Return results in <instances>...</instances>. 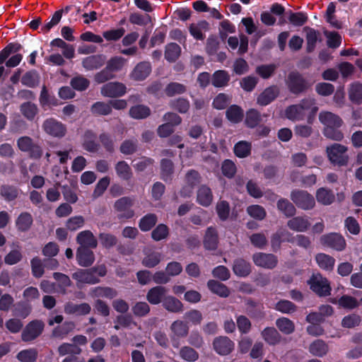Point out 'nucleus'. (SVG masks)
<instances>
[{
  "instance_id": "1",
  "label": "nucleus",
  "mask_w": 362,
  "mask_h": 362,
  "mask_svg": "<svg viewBox=\"0 0 362 362\" xmlns=\"http://www.w3.org/2000/svg\"><path fill=\"white\" fill-rule=\"evenodd\" d=\"M319 120L324 125L322 134L326 138L336 141H341L344 139V134L340 130L344 122L339 115L329 111H322L319 114Z\"/></svg>"
},
{
  "instance_id": "2",
  "label": "nucleus",
  "mask_w": 362,
  "mask_h": 362,
  "mask_svg": "<svg viewBox=\"0 0 362 362\" xmlns=\"http://www.w3.org/2000/svg\"><path fill=\"white\" fill-rule=\"evenodd\" d=\"M107 274V268L105 264H100L89 269H78L72 274V278L79 284L93 285L100 282V277Z\"/></svg>"
},
{
  "instance_id": "3",
  "label": "nucleus",
  "mask_w": 362,
  "mask_h": 362,
  "mask_svg": "<svg viewBox=\"0 0 362 362\" xmlns=\"http://www.w3.org/2000/svg\"><path fill=\"white\" fill-rule=\"evenodd\" d=\"M348 148L341 144L334 143L326 148V153L330 163L334 167H345L348 165L349 156Z\"/></svg>"
},
{
  "instance_id": "4",
  "label": "nucleus",
  "mask_w": 362,
  "mask_h": 362,
  "mask_svg": "<svg viewBox=\"0 0 362 362\" xmlns=\"http://www.w3.org/2000/svg\"><path fill=\"white\" fill-rule=\"evenodd\" d=\"M134 204V199L131 197H122L114 203L113 207L117 213V218L120 221L129 220L135 216L132 209Z\"/></svg>"
},
{
  "instance_id": "5",
  "label": "nucleus",
  "mask_w": 362,
  "mask_h": 362,
  "mask_svg": "<svg viewBox=\"0 0 362 362\" xmlns=\"http://www.w3.org/2000/svg\"><path fill=\"white\" fill-rule=\"evenodd\" d=\"M289 91L294 95L305 92L310 87L307 80L297 71H291L286 80Z\"/></svg>"
},
{
  "instance_id": "6",
  "label": "nucleus",
  "mask_w": 362,
  "mask_h": 362,
  "mask_svg": "<svg viewBox=\"0 0 362 362\" xmlns=\"http://www.w3.org/2000/svg\"><path fill=\"white\" fill-rule=\"evenodd\" d=\"M290 198L298 209L303 210H310L315 206L314 197L305 190L293 189L291 192Z\"/></svg>"
},
{
  "instance_id": "7",
  "label": "nucleus",
  "mask_w": 362,
  "mask_h": 362,
  "mask_svg": "<svg viewBox=\"0 0 362 362\" xmlns=\"http://www.w3.org/2000/svg\"><path fill=\"white\" fill-rule=\"evenodd\" d=\"M310 288L320 297L328 296L331 294V286L328 279L317 273L313 274L308 281Z\"/></svg>"
},
{
  "instance_id": "8",
  "label": "nucleus",
  "mask_w": 362,
  "mask_h": 362,
  "mask_svg": "<svg viewBox=\"0 0 362 362\" xmlns=\"http://www.w3.org/2000/svg\"><path fill=\"white\" fill-rule=\"evenodd\" d=\"M45 323L40 320H34L28 322L21 332V339L30 342L36 339L43 332Z\"/></svg>"
},
{
  "instance_id": "9",
  "label": "nucleus",
  "mask_w": 362,
  "mask_h": 362,
  "mask_svg": "<svg viewBox=\"0 0 362 362\" xmlns=\"http://www.w3.org/2000/svg\"><path fill=\"white\" fill-rule=\"evenodd\" d=\"M42 129L47 134L56 138H62L66 133V125L52 117L43 122Z\"/></svg>"
},
{
  "instance_id": "10",
  "label": "nucleus",
  "mask_w": 362,
  "mask_h": 362,
  "mask_svg": "<svg viewBox=\"0 0 362 362\" xmlns=\"http://www.w3.org/2000/svg\"><path fill=\"white\" fill-rule=\"evenodd\" d=\"M320 240L323 246L332 248L337 251H342L346 247L345 239L337 233H329L322 235Z\"/></svg>"
},
{
  "instance_id": "11",
  "label": "nucleus",
  "mask_w": 362,
  "mask_h": 362,
  "mask_svg": "<svg viewBox=\"0 0 362 362\" xmlns=\"http://www.w3.org/2000/svg\"><path fill=\"white\" fill-rule=\"evenodd\" d=\"M285 7L279 3H274L270 6L269 11H263L260 14L261 22L267 26H273L276 22L274 16H283L285 13Z\"/></svg>"
},
{
  "instance_id": "12",
  "label": "nucleus",
  "mask_w": 362,
  "mask_h": 362,
  "mask_svg": "<svg viewBox=\"0 0 362 362\" xmlns=\"http://www.w3.org/2000/svg\"><path fill=\"white\" fill-rule=\"evenodd\" d=\"M213 348L220 356H228L233 352L235 343L226 336L216 337L213 340Z\"/></svg>"
},
{
  "instance_id": "13",
  "label": "nucleus",
  "mask_w": 362,
  "mask_h": 362,
  "mask_svg": "<svg viewBox=\"0 0 362 362\" xmlns=\"http://www.w3.org/2000/svg\"><path fill=\"white\" fill-rule=\"evenodd\" d=\"M252 260L257 267L272 269L277 265V257L271 253L256 252L252 255Z\"/></svg>"
},
{
  "instance_id": "14",
  "label": "nucleus",
  "mask_w": 362,
  "mask_h": 362,
  "mask_svg": "<svg viewBox=\"0 0 362 362\" xmlns=\"http://www.w3.org/2000/svg\"><path fill=\"white\" fill-rule=\"evenodd\" d=\"M101 94L107 98H119L127 92L126 86L120 82H108L101 88Z\"/></svg>"
},
{
  "instance_id": "15",
  "label": "nucleus",
  "mask_w": 362,
  "mask_h": 362,
  "mask_svg": "<svg viewBox=\"0 0 362 362\" xmlns=\"http://www.w3.org/2000/svg\"><path fill=\"white\" fill-rule=\"evenodd\" d=\"M92 248L78 247L76 250V261L78 264L83 267L91 266L95 262V255L91 250Z\"/></svg>"
},
{
  "instance_id": "16",
  "label": "nucleus",
  "mask_w": 362,
  "mask_h": 362,
  "mask_svg": "<svg viewBox=\"0 0 362 362\" xmlns=\"http://www.w3.org/2000/svg\"><path fill=\"white\" fill-rule=\"evenodd\" d=\"M218 245V234L216 228L213 226L208 227L206 230L203 245L207 250H216Z\"/></svg>"
},
{
  "instance_id": "17",
  "label": "nucleus",
  "mask_w": 362,
  "mask_h": 362,
  "mask_svg": "<svg viewBox=\"0 0 362 362\" xmlns=\"http://www.w3.org/2000/svg\"><path fill=\"white\" fill-rule=\"evenodd\" d=\"M279 95V89L276 86H271L265 88L257 97V103L261 106H266L272 103Z\"/></svg>"
},
{
  "instance_id": "18",
  "label": "nucleus",
  "mask_w": 362,
  "mask_h": 362,
  "mask_svg": "<svg viewBox=\"0 0 362 362\" xmlns=\"http://www.w3.org/2000/svg\"><path fill=\"white\" fill-rule=\"evenodd\" d=\"M151 72V65L148 62H141L137 64L130 74L132 79L141 81L146 79Z\"/></svg>"
},
{
  "instance_id": "19",
  "label": "nucleus",
  "mask_w": 362,
  "mask_h": 362,
  "mask_svg": "<svg viewBox=\"0 0 362 362\" xmlns=\"http://www.w3.org/2000/svg\"><path fill=\"white\" fill-rule=\"evenodd\" d=\"M105 55L103 54H93L83 58L82 65L85 69L91 71L100 69L105 64Z\"/></svg>"
},
{
  "instance_id": "20",
  "label": "nucleus",
  "mask_w": 362,
  "mask_h": 362,
  "mask_svg": "<svg viewBox=\"0 0 362 362\" xmlns=\"http://www.w3.org/2000/svg\"><path fill=\"white\" fill-rule=\"evenodd\" d=\"M90 310L91 307L88 303L76 304L69 301L64 305V312L68 315H86Z\"/></svg>"
},
{
  "instance_id": "21",
  "label": "nucleus",
  "mask_w": 362,
  "mask_h": 362,
  "mask_svg": "<svg viewBox=\"0 0 362 362\" xmlns=\"http://www.w3.org/2000/svg\"><path fill=\"white\" fill-rule=\"evenodd\" d=\"M160 177L165 182H170L175 173L174 163L168 158H162L160 161Z\"/></svg>"
},
{
  "instance_id": "22",
  "label": "nucleus",
  "mask_w": 362,
  "mask_h": 362,
  "mask_svg": "<svg viewBox=\"0 0 362 362\" xmlns=\"http://www.w3.org/2000/svg\"><path fill=\"white\" fill-rule=\"evenodd\" d=\"M261 336L264 341L269 346L279 344L283 337L279 331L274 327H267L261 332Z\"/></svg>"
},
{
  "instance_id": "23",
  "label": "nucleus",
  "mask_w": 362,
  "mask_h": 362,
  "mask_svg": "<svg viewBox=\"0 0 362 362\" xmlns=\"http://www.w3.org/2000/svg\"><path fill=\"white\" fill-rule=\"evenodd\" d=\"M76 242L79 247L95 249L98 246V240L90 230H86L80 232L76 236Z\"/></svg>"
},
{
  "instance_id": "24",
  "label": "nucleus",
  "mask_w": 362,
  "mask_h": 362,
  "mask_svg": "<svg viewBox=\"0 0 362 362\" xmlns=\"http://www.w3.org/2000/svg\"><path fill=\"white\" fill-rule=\"evenodd\" d=\"M167 289L162 286H156L148 290L146 294V300L151 305H158L163 303L166 296Z\"/></svg>"
},
{
  "instance_id": "25",
  "label": "nucleus",
  "mask_w": 362,
  "mask_h": 362,
  "mask_svg": "<svg viewBox=\"0 0 362 362\" xmlns=\"http://www.w3.org/2000/svg\"><path fill=\"white\" fill-rule=\"evenodd\" d=\"M310 223L307 216L293 217L287 222V226L292 230L305 232L310 227Z\"/></svg>"
},
{
  "instance_id": "26",
  "label": "nucleus",
  "mask_w": 362,
  "mask_h": 362,
  "mask_svg": "<svg viewBox=\"0 0 362 362\" xmlns=\"http://www.w3.org/2000/svg\"><path fill=\"white\" fill-rule=\"evenodd\" d=\"M33 223V218L29 212L21 213L15 221L17 230L21 233L28 232L30 229Z\"/></svg>"
},
{
  "instance_id": "27",
  "label": "nucleus",
  "mask_w": 362,
  "mask_h": 362,
  "mask_svg": "<svg viewBox=\"0 0 362 362\" xmlns=\"http://www.w3.org/2000/svg\"><path fill=\"white\" fill-rule=\"evenodd\" d=\"M162 305L166 310L173 313H180L184 310L183 303L173 296H166Z\"/></svg>"
},
{
  "instance_id": "28",
  "label": "nucleus",
  "mask_w": 362,
  "mask_h": 362,
  "mask_svg": "<svg viewBox=\"0 0 362 362\" xmlns=\"http://www.w3.org/2000/svg\"><path fill=\"white\" fill-rule=\"evenodd\" d=\"M233 272L239 277H246L251 273V264L243 258H237L233 261Z\"/></svg>"
},
{
  "instance_id": "29",
  "label": "nucleus",
  "mask_w": 362,
  "mask_h": 362,
  "mask_svg": "<svg viewBox=\"0 0 362 362\" xmlns=\"http://www.w3.org/2000/svg\"><path fill=\"white\" fill-rule=\"evenodd\" d=\"M291 233L286 229H279L271 236V246L274 252H277L281 248L283 242H286V239H290Z\"/></svg>"
},
{
  "instance_id": "30",
  "label": "nucleus",
  "mask_w": 362,
  "mask_h": 362,
  "mask_svg": "<svg viewBox=\"0 0 362 362\" xmlns=\"http://www.w3.org/2000/svg\"><path fill=\"white\" fill-rule=\"evenodd\" d=\"M117 291L109 286H96L90 291V295L92 298H105L107 299H113L117 297Z\"/></svg>"
},
{
  "instance_id": "31",
  "label": "nucleus",
  "mask_w": 362,
  "mask_h": 362,
  "mask_svg": "<svg viewBox=\"0 0 362 362\" xmlns=\"http://www.w3.org/2000/svg\"><path fill=\"white\" fill-rule=\"evenodd\" d=\"M213 201V194L210 187L206 185H201L197 194V202L205 207L211 205Z\"/></svg>"
},
{
  "instance_id": "32",
  "label": "nucleus",
  "mask_w": 362,
  "mask_h": 362,
  "mask_svg": "<svg viewBox=\"0 0 362 362\" xmlns=\"http://www.w3.org/2000/svg\"><path fill=\"white\" fill-rule=\"evenodd\" d=\"M230 76L226 70L215 71L211 76V84L215 88H224L228 85Z\"/></svg>"
},
{
  "instance_id": "33",
  "label": "nucleus",
  "mask_w": 362,
  "mask_h": 362,
  "mask_svg": "<svg viewBox=\"0 0 362 362\" xmlns=\"http://www.w3.org/2000/svg\"><path fill=\"white\" fill-rule=\"evenodd\" d=\"M317 201L325 206L332 204L335 200V195L332 189L320 187L316 191Z\"/></svg>"
},
{
  "instance_id": "34",
  "label": "nucleus",
  "mask_w": 362,
  "mask_h": 362,
  "mask_svg": "<svg viewBox=\"0 0 362 362\" xmlns=\"http://www.w3.org/2000/svg\"><path fill=\"white\" fill-rule=\"evenodd\" d=\"M170 329L172 332L171 336L177 337V338L186 337L189 333V326L187 323L180 320L174 321L171 324Z\"/></svg>"
},
{
  "instance_id": "35",
  "label": "nucleus",
  "mask_w": 362,
  "mask_h": 362,
  "mask_svg": "<svg viewBox=\"0 0 362 362\" xmlns=\"http://www.w3.org/2000/svg\"><path fill=\"white\" fill-rule=\"evenodd\" d=\"M329 351L327 344L322 339H316L309 346L310 353L317 357H323Z\"/></svg>"
},
{
  "instance_id": "36",
  "label": "nucleus",
  "mask_w": 362,
  "mask_h": 362,
  "mask_svg": "<svg viewBox=\"0 0 362 362\" xmlns=\"http://www.w3.org/2000/svg\"><path fill=\"white\" fill-rule=\"evenodd\" d=\"M315 260L319 267L325 271H332L335 264V259L325 253H318L315 256Z\"/></svg>"
},
{
  "instance_id": "37",
  "label": "nucleus",
  "mask_w": 362,
  "mask_h": 362,
  "mask_svg": "<svg viewBox=\"0 0 362 362\" xmlns=\"http://www.w3.org/2000/svg\"><path fill=\"white\" fill-rule=\"evenodd\" d=\"M75 327V324L71 321H65L62 325L54 327L52 332V336L54 338L64 339Z\"/></svg>"
},
{
  "instance_id": "38",
  "label": "nucleus",
  "mask_w": 362,
  "mask_h": 362,
  "mask_svg": "<svg viewBox=\"0 0 362 362\" xmlns=\"http://www.w3.org/2000/svg\"><path fill=\"white\" fill-rule=\"evenodd\" d=\"M208 288L213 293L221 298H227L230 295L229 288L223 284L211 279L207 282Z\"/></svg>"
},
{
  "instance_id": "39",
  "label": "nucleus",
  "mask_w": 362,
  "mask_h": 362,
  "mask_svg": "<svg viewBox=\"0 0 362 362\" xmlns=\"http://www.w3.org/2000/svg\"><path fill=\"white\" fill-rule=\"evenodd\" d=\"M40 104L42 107L47 106H58L59 105L58 99L54 95H50L47 87L44 85L42 87L40 98Z\"/></svg>"
},
{
  "instance_id": "40",
  "label": "nucleus",
  "mask_w": 362,
  "mask_h": 362,
  "mask_svg": "<svg viewBox=\"0 0 362 362\" xmlns=\"http://www.w3.org/2000/svg\"><path fill=\"white\" fill-rule=\"evenodd\" d=\"M226 116L230 122L238 124L240 122L244 117L243 110L237 105H232L227 109Z\"/></svg>"
},
{
  "instance_id": "41",
  "label": "nucleus",
  "mask_w": 362,
  "mask_h": 362,
  "mask_svg": "<svg viewBox=\"0 0 362 362\" xmlns=\"http://www.w3.org/2000/svg\"><path fill=\"white\" fill-rule=\"evenodd\" d=\"M276 207L280 212L288 218L293 217L296 212L294 204L285 198H281L278 200Z\"/></svg>"
},
{
  "instance_id": "42",
  "label": "nucleus",
  "mask_w": 362,
  "mask_h": 362,
  "mask_svg": "<svg viewBox=\"0 0 362 362\" xmlns=\"http://www.w3.org/2000/svg\"><path fill=\"white\" fill-rule=\"evenodd\" d=\"M261 121V114L258 110L251 108L246 112L245 124L247 127L254 129L259 125Z\"/></svg>"
},
{
  "instance_id": "43",
  "label": "nucleus",
  "mask_w": 362,
  "mask_h": 362,
  "mask_svg": "<svg viewBox=\"0 0 362 362\" xmlns=\"http://www.w3.org/2000/svg\"><path fill=\"white\" fill-rule=\"evenodd\" d=\"M115 168L117 176L121 180L129 181L132 177L133 173L132 169L126 161H118Z\"/></svg>"
},
{
  "instance_id": "44",
  "label": "nucleus",
  "mask_w": 362,
  "mask_h": 362,
  "mask_svg": "<svg viewBox=\"0 0 362 362\" xmlns=\"http://www.w3.org/2000/svg\"><path fill=\"white\" fill-rule=\"evenodd\" d=\"M129 116L135 119H142L151 115V109L144 105H136L129 109Z\"/></svg>"
},
{
  "instance_id": "45",
  "label": "nucleus",
  "mask_w": 362,
  "mask_h": 362,
  "mask_svg": "<svg viewBox=\"0 0 362 362\" xmlns=\"http://www.w3.org/2000/svg\"><path fill=\"white\" fill-rule=\"evenodd\" d=\"M32 307L27 301H19L13 305V315L16 317L25 319L31 313Z\"/></svg>"
},
{
  "instance_id": "46",
  "label": "nucleus",
  "mask_w": 362,
  "mask_h": 362,
  "mask_svg": "<svg viewBox=\"0 0 362 362\" xmlns=\"http://www.w3.org/2000/svg\"><path fill=\"white\" fill-rule=\"evenodd\" d=\"M181 47L175 42L166 45L165 49V59L170 63L175 62L180 56Z\"/></svg>"
},
{
  "instance_id": "47",
  "label": "nucleus",
  "mask_w": 362,
  "mask_h": 362,
  "mask_svg": "<svg viewBox=\"0 0 362 362\" xmlns=\"http://www.w3.org/2000/svg\"><path fill=\"white\" fill-rule=\"evenodd\" d=\"M40 83V75L35 69L30 70L25 73L21 78V83L29 88H35Z\"/></svg>"
},
{
  "instance_id": "48",
  "label": "nucleus",
  "mask_w": 362,
  "mask_h": 362,
  "mask_svg": "<svg viewBox=\"0 0 362 362\" xmlns=\"http://www.w3.org/2000/svg\"><path fill=\"white\" fill-rule=\"evenodd\" d=\"M252 150V144L247 141H240L234 145V154L240 158H244L250 155Z\"/></svg>"
},
{
  "instance_id": "49",
  "label": "nucleus",
  "mask_w": 362,
  "mask_h": 362,
  "mask_svg": "<svg viewBox=\"0 0 362 362\" xmlns=\"http://www.w3.org/2000/svg\"><path fill=\"white\" fill-rule=\"evenodd\" d=\"M0 194L8 202L15 200L19 194V189L13 185H2L0 187Z\"/></svg>"
},
{
  "instance_id": "50",
  "label": "nucleus",
  "mask_w": 362,
  "mask_h": 362,
  "mask_svg": "<svg viewBox=\"0 0 362 362\" xmlns=\"http://www.w3.org/2000/svg\"><path fill=\"white\" fill-rule=\"evenodd\" d=\"M57 351L59 356H78L81 354L82 349L77 345L70 343H62L59 346Z\"/></svg>"
},
{
  "instance_id": "51",
  "label": "nucleus",
  "mask_w": 362,
  "mask_h": 362,
  "mask_svg": "<svg viewBox=\"0 0 362 362\" xmlns=\"http://www.w3.org/2000/svg\"><path fill=\"white\" fill-rule=\"evenodd\" d=\"M158 221L157 216L154 214H147L139 222V228L143 232L151 230Z\"/></svg>"
},
{
  "instance_id": "52",
  "label": "nucleus",
  "mask_w": 362,
  "mask_h": 362,
  "mask_svg": "<svg viewBox=\"0 0 362 362\" xmlns=\"http://www.w3.org/2000/svg\"><path fill=\"white\" fill-rule=\"evenodd\" d=\"M276 326L283 334L289 335L295 331V325L290 319L281 317L276 320Z\"/></svg>"
},
{
  "instance_id": "53",
  "label": "nucleus",
  "mask_w": 362,
  "mask_h": 362,
  "mask_svg": "<svg viewBox=\"0 0 362 362\" xmlns=\"http://www.w3.org/2000/svg\"><path fill=\"white\" fill-rule=\"evenodd\" d=\"M165 93L168 97L182 95L187 91V86L178 82H170L165 88Z\"/></svg>"
},
{
  "instance_id": "54",
  "label": "nucleus",
  "mask_w": 362,
  "mask_h": 362,
  "mask_svg": "<svg viewBox=\"0 0 362 362\" xmlns=\"http://www.w3.org/2000/svg\"><path fill=\"white\" fill-rule=\"evenodd\" d=\"M349 100L354 104L362 103V83L356 82L351 84L349 91Z\"/></svg>"
},
{
  "instance_id": "55",
  "label": "nucleus",
  "mask_w": 362,
  "mask_h": 362,
  "mask_svg": "<svg viewBox=\"0 0 362 362\" xmlns=\"http://www.w3.org/2000/svg\"><path fill=\"white\" fill-rule=\"evenodd\" d=\"M286 117L293 121L302 120L304 118L305 112L298 104L291 105L285 110Z\"/></svg>"
},
{
  "instance_id": "56",
  "label": "nucleus",
  "mask_w": 362,
  "mask_h": 362,
  "mask_svg": "<svg viewBox=\"0 0 362 362\" xmlns=\"http://www.w3.org/2000/svg\"><path fill=\"white\" fill-rule=\"evenodd\" d=\"M170 107L181 114H185L189 111L190 104L187 98H178L171 100L169 103Z\"/></svg>"
},
{
  "instance_id": "57",
  "label": "nucleus",
  "mask_w": 362,
  "mask_h": 362,
  "mask_svg": "<svg viewBox=\"0 0 362 362\" xmlns=\"http://www.w3.org/2000/svg\"><path fill=\"white\" fill-rule=\"evenodd\" d=\"M37 356V350L35 348H30L19 351L16 355V358L21 362H35Z\"/></svg>"
},
{
  "instance_id": "58",
  "label": "nucleus",
  "mask_w": 362,
  "mask_h": 362,
  "mask_svg": "<svg viewBox=\"0 0 362 362\" xmlns=\"http://www.w3.org/2000/svg\"><path fill=\"white\" fill-rule=\"evenodd\" d=\"M21 49L22 45L17 42L8 43L0 52V65L2 64L11 54L17 53Z\"/></svg>"
},
{
  "instance_id": "59",
  "label": "nucleus",
  "mask_w": 362,
  "mask_h": 362,
  "mask_svg": "<svg viewBox=\"0 0 362 362\" xmlns=\"http://www.w3.org/2000/svg\"><path fill=\"white\" fill-rule=\"evenodd\" d=\"M306 34V51L311 53L315 50L317 41L319 33L313 28H307Z\"/></svg>"
},
{
  "instance_id": "60",
  "label": "nucleus",
  "mask_w": 362,
  "mask_h": 362,
  "mask_svg": "<svg viewBox=\"0 0 362 362\" xmlns=\"http://www.w3.org/2000/svg\"><path fill=\"white\" fill-rule=\"evenodd\" d=\"M138 141L136 139H125L120 145L119 151L124 155H132L137 151Z\"/></svg>"
},
{
  "instance_id": "61",
  "label": "nucleus",
  "mask_w": 362,
  "mask_h": 362,
  "mask_svg": "<svg viewBox=\"0 0 362 362\" xmlns=\"http://www.w3.org/2000/svg\"><path fill=\"white\" fill-rule=\"evenodd\" d=\"M277 69L275 64H262L256 67V73L262 78H269L274 74Z\"/></svg>"
},
{
  "instance_id": "62",
  "label": "nucleus",
  "mask_w": 362,
  "mask_h": 362,
  "mask_svg": "<svg viewBox=\"0 0 362 362\" xmlns=\"http://www.w3.org/2000/svg\"><path fill=\"white\" fill-rule=\"evenodd\" d=\"M32 274L35 278H40L45 273V264L38 257H35L30 260Z\"/></svg>"
},
{
  "instance_id": "63",
  "label": "nucleus",
  "mask_w": 362,
  "mask_h": 362,
  "mask_svg": "<svg viewBox=\"0 0 362 362\" xmlns=\"http://www.w3.org/2000/svg\"><path fill=\"white\" fill-rule=\"evenodd\" d=\"M90 111L95 115H108L112 112V108L109 103L98 101L92 105Z\"/></svg>"
},
{
  "instance_id": "64",
  "label": "nucleus",
  "mask_w": 362,
  "mask_h": 362,
  "mask_svg": "<svg viewBox=\"0 0 362 362\" xmlns=\"http://www.w3.org/2000/svg\"><path fill=\"white\" fill-rule=\"evenodd\" d=\"M21 112L28 120H33L38 112V108L35 104L26 102L21 105Z\"/></svg>"
}]
</instances>
